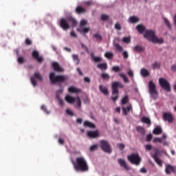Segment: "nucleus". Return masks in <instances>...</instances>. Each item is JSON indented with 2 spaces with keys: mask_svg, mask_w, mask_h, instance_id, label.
I'll return each instance as SVG.
<instances>
[{
  "mask_svg": "<svg viewBox=\"0 0 176 176\" xmlns=\"http://www.w3.org/2000/svg\"><path fill=\"white\" fill-rule=\"evenodd\" d=\"M118 164H120L121 167H124L125 170L130 169V168H129V166H127V162H126V160H124V159H118Z\"/></svg>",
  "mask_w": 176,
  "mask_h": 176,
  "instance_id": "nucleus-16",
  "label": "nucleus"
},
{
  "mask_svg": "<svg viewBox=\"0 0 176 176\" xmlns=\"http://www.w3.org/2000/svg\"><path fill=\"white\" fill-rule=\"evenodd\" d=\"M129 21L131 23V24H135L140 21V19L135 16H132L129 17Z\"/></svg>",
  "mask_w": 176,
  "mask_h": 176,
  "instance_id": "nucleus-23",
  "label": "nucleus"
},
{
  "mask_svg": "<svg viewBox=\"0 0 176 176\" xmlns=\"http://www.w3.org/2000/svg\"><path fill=\"white\" fill-rule=\"evenodd\" d=\"M165 172L168 175H171L172 173L176 174V166L171 164H167L166 166Z\"/></svg>",
  "mask_w": 176,
  "mask_h": 176,
  "instance_id": "nucleus-12",
  "label": "nucleus"
},
{
  "mask_svg": "<svg viewBox=\"0 0 176 176\" xmlns=\"http://www.w3.org/2000/svg\"><path fill=\"white\" fill-rule=\"evenodd\" d=\"M97 148H98V146L97 144L92 145L90 147V151L93 152V151L97 150Z\"/></svg>",
  "mask_w": 176,
  "mask_h": 176,
  "instance_id": "nucleus-55",
  "label": "nucleus"
},
{
  "mask_svg": "<svg viewBox=\"0 0 176 176\" xmlns=\"http://www.w3.org/2000/svg\"><path fill=\"white\" fill-rule=\"evenodd\" d=\"M25 45H27V46H31V45H32V41L30 38H26L25 41Z\"/></svg>",
  "mask_w": 176,
  "mask_h": 176,
  "instance_id": "nucleus-50",
  "label": "nucleus"
},
{
  "mask_svg": "<svg viewBox=\"0 0 176 176\" xmlns=\"http://www.w3.org/2000/svg\"><path fill=\"white\" fill-rule=\"evenodd\" d=\"M146 151H152V145L151 144L146 145Z\"/></svg>",
  "mask_w": 176,
  "mask_h": 176,
  "instance_id": "nucleus-62",
  "label": "nucleus"
},
{
  "mask_svg": "<svg viewBox=\"0 0 176 176\" xmlns=\"http://www.w3.org/2000/svg\"><path fill=\"white\" fill-rule=\"evenodd\" d=\"M59 25L60 28L63 29L64 31H67L70 28L69 23H68V21H67V19H61L60 20Z\"/></svg>",
  "mask_w": 176,
  "mask_h": 176,
  "instance_id": "nucleus-10",
  "label": "nucleus"
},
{
  "mask_svg": "<svg viewBox=\"0 0 176 176\" xmlns=\"http://www.w3.org/2000/svg\"><path fill=\"white\" fill-rule=\"evenodd\" d=\"M32 57L35 58L38 63H42L43 61V57L39 56V52L38 51H33Z\"/></svg>",
  "mask_w": 176,
  "mask_h": 176,
  "instance_id": "nucleus-14",
  "label": "nucleus"
},
{
  "mask_svg": "<svg viewBox=\"0 0 176 176\" xmlns=\"http://www.w3.org/2000/svg\"><path fill=\"white\" fill-rule=\"evenodd\" d=\"M160 153V152L159 151V149H155L154 154L152 155L153 159H156L157 157H159V154Z\"/></svg>",
  "mask_w": 176,
  "mask_h": 176,
  "instance_id": "nucleus-42",
  "label": "nucleus"
},
{
  "mask_svg": "<svg viewBox=\"0 0 176 176\" xmlns=\"http://www.w3.org/2000/svg\"><path fill=\"white\" fill-rule=\"evenodd\" d=\"M81 47H82V49H85V52H86L87 53H89V48H88L87 46H86L85 44L81 43Z\"/></svg>",
  "mask_w": 176,
  "mask_h": 176,
  "instance_id": "nucleus-57",
  "label": "nucleus"
},
{
  "mask_svg": "<svg viewBox=\"0 0 176 176\" xmlns=\"http://www.w3.org/2000/svg\"><path fill=\"white\" fill-rule=\"evenodd\" d=\"M100 148L104 152H106V153H112L111 145H109V143L107 140L100 141Z\"/></svg>",
  "mask_w": 176,
  "mask_h": 176,
  "instance_id": "nucleus-9",
  "label": "nucleus"
},
{
  "mask_svg": "<svg viewBox=\"0 0 176 176\" xmlns=\"http://www.w3.org/2000/svg\"><path fill=\"white\" fill-rule=\"evenodd\" d=\"M68 79V78L63 75H58L56 76L54 72L50 73V80L52 85H56V83H63L65 82V80Z\"/></svg>",
  "mask_w": 176,
  "mask_h": 176,
  "instance_id": "nucleus-4",
  "label": "nucleus"
},
{
  "mask_svg": "<svg viewBox=\"0 0 176 176\" xmlns=\"http://www.w3.org/2000/svg\"><path fill=\"white\" fill-rule=\"evenodd\" d=\"M77 30L79 32H83L84 34H87V32L90 31V28H80V29H77Z\"/></svg>",
  "mask_w": 176,
  "mask_h": 176,
  "instance_id": "nucleus-32",
  "label": "nucleus"
},
{
  "mask_svg": "<svg viewBox=\"0 0 176 176\" xmlns=\"http://www.w3.org/2000/svg\"><path fill=\"white\" fill-rule=\"evenodd\" d=\"M154 160H155V163H157V164H158V166H160V167L163 166V162L161 161V160L159 159V157L154 158Z\"/></svg>",
  "mask_w": 176,
  "mask_h": 176,
  "instance_id": "nucleus-43",
  "label": "nucleus"
},
{
  "mask_svg": "<svg viewBox=\"0 0 176 176\" xmlns=\"http://www.w3.org/2000/svg\"><path fill=\"white\" fill-rule=\"evenodd\" d=\"M87 135L89 138H97L100 136V132L98 130L96 131H89L87 133Z\"/></svg>",
  "mask_w": 176,
  "mask_h": 176,
  "instance_id": "nucleus-13",
  "label": "nucleus"
},
{
  "mask_svg": "<svg viewBox=\"0 0 176 176\" xmlns=\"http://www.w3.org/2000/svg\"><path fill=\"white\" fill-rule=\"evenodd\" d=\"M115 28L116 30H118L119 31H120V30H122V26L119 23H116Z\"/></svg>",
  "mask_w": 176,
  "mask_h": 176,
  "instance_id": "nucleus-58",
  "label": "nucleus"
},
{
  "mask_svg": "<svg viewBox=\"0 0 176 176\" xmlns=\"http://www.w3.org/2000/svg\"><path fill=\"white\" fill-rule=\"evenodd\" d=\"M118 146L119 149H120V151H123V149H124V148H125L124 144H123L122 143L121 144H118Z\"/></svg>",
  "mask_w": 176,
  "mask_h": 176,
  "instance_id": "nucleus-59",
  "label": "nucleus"
},
{
  "mask_svg": "<svg viewBox=\"0 0 176 176\" xmlns=\"http://www.w3.org/2000/svg\"><path fill=\"white\" fill-rule=\"evenodd\" d=\"M133 50L137 53H141V52H144L145 50V48L141 45H136L134 47Z\"/></svg>",
  "mask_w": 176,
  "mask_h": 176,
  "instance_id": "nucleus-29",
  "label": "nucleus"
},
{
  "mask_svg": "<svg viewBox=\"0 0 176 176\" xmlns=\"http://www.w3.org/2000/svg\"><path fill=\"white\" fill-rule=\"evenodd\" d=\"M94 38H95L98 42H101V41H102V36L99 34H95L94 35Z\"/></svg>",
  "mask_w": 176,
  "mask_h": 176,
  "instance_id": "nucleus-40",
  "label": "nucleus"
},
{
  "mask_svg": "<svg viewBox=\"0 0 176 176\" xmlns=\"http://www.w3.org/2000/svg\"><path fill=\"white\" fill-rule=\"evenodd\" d=\"M152 140V134H148L146 136V141H148V142H149V141Z\"/></svg>",
  "mask_w": 176,
  "mask_h": 176,
  "instance_id": "nucleus-61",
  "label": "nucleus"
},
{
  "mask_svg": "<svg viewBox=\"0 0 176 176\" xmlns=\"http://www.w3.org/2000/svg\"><path fill=\"white\" fill-rule=\"evenodd\" d=\"M112 71H113V72H120L122 69L120 67H119V66H113L112 67Z\"/></svg>",
  "mask_w": 176,
  "mask_h": 176,
  "instance_id": "nucleus-46",
  "label": "nucleus"
},
{
  "mask_svg": "<svg viewBox=\"0 0 176 176\" xmlns=\"http://www.w3.org/2000/svg\"><path fill=\"white\" fill-rule=\"evenodd\" d=\"M114 47H116V50H118V52H120V53L123 52V47H122L120 44L115 43Z\"/></svg>",
  "mask_w": 176,
  "mask_h": 176,
  "instance_id": "nucleus-34",
  "label": "nucleus"
},
{
  "mask_svg": "<svg viewBox=\"0 0 176 176\" xmlns=\"http://www.w3.org/2000/svg\"><path fill=\"white\" fill-rule=\"evenodd\" d=\"M97 68L101 69V71H107L108 69V65L107 63H100L97 65Z\"/></svg>",
  "mask_w": 176,
  "mask_h": 176,
  "instance_id": "nucleus-22",
  "label": "nucleus"
},
{
  "mask_svg": "<svg viewBox=\"0 0 176 176\" xmlns=\"http://www.w3.org/2000/svg\"><path fill=\"white\" fill-rule=\"evenodd\" d=\"M65 101H67V102H68L69 104H74V102H75L76 98H74L69 95H67L65 96Z\"/></svg>",
  "mask_w": 176,
  "mask_h": 176,
  "instance_id": "nucleus-19",
  "label": "nucleus"
},
{
  "mask_svg": "<svg viewBox=\"0 0 176 176\" xmlns=\"http://www.w3.org/2000/svg\"><path fill=\"white\" fill-rule=\"evenodd\" d=\"M136 30L138 31L139 34H144V32H145L146 28L144 25L140 24L136 26Z\"/></svg>",
  "mask_w": 176,
  "mask_h": 176,
  "instance_id": "nucleus-24",
  "label": "nucleus"
},
{
  "mask_svg": "<svg viewBox=\"0 0 176 176\" xmlns=\"http://www.w3.org/2000/svg\"><path fill=\"white\" fill-rule=\"evenodd\" d=\"M148 93L151 98L156 100L159 94L157 93V90L156 89V84L153 82V80H150L148 82Z\"/></svg>",
  "mask_w": 176,
  "mask_h": 176,
  "instance_id": "nucleus-5",
  "label": "nucleus"
},
{
  "mask_svg": "<svg viewBox=\"0 0 176 176\" xmlns=\"http://www.w3.org/2000/svg\"><path fill=\"white\" fill-rule=\"evenodd\" d=\"M91 56L95 63H100L101 61V58L98 56H94V53H91Z\"/></svg>",
  "mask_w": 176,
  "mask_h": 176,
  "instance_id": "nucleus-36",
  "label": "nucleus"
},
{
  "mask_svg": "<svg viewBox=\"0 0 176 176\" xmlns=\"http://www.w3.org/2000/svg\"><path fill=\"white\" fill-rule=\"evenodd\" d=\"M141 122L142 123H145L146 124H148V126H151L152 124V122L151 121V118L149 117L144 116L141 119Z\"/></svg>",
  "mask_w": 176,
  "mask_h": 176,
  "instance_id": "nucleus-20",
  "label": "nucleus"
},
{
  "mask_svg": "<svg viewBox=\"0 0 176 176\" xmlns=\"http://www.w3.org/2000/svg\"><path fill=\"white\" fill-rule=\"evenodd\" d=\"M123 89L124 87V85L122 84V82L119 81H115L112 82V96H111V100L115 102V101L118 100V98H119V89Z\"/></svg>",
  "mask_w": 176,
  "mask_h": 176,
  "instance_id": "nucleus-2",
  "label": "nucleus"
},
{
  "mask_svg": "<svg viewBox=\"0 0 176 176\" xmlns=\"http://www.w3.org/2000/svg\"><path fill=\"white\" fill-rule=\"evenodd\" d=\"M136 130L138 133H141L142 135L145 134V129L142 126H138L136 128Z\"/></svg>",
  "mask_w": 176,
  "mask_h": 176,
  "instance_id": "nucleus-38",
  "label": "nucleus"
},
{
  "mask_svg": "<svg viewBox=\"0 0 176 176\" xmlns=\"http://www.w3.org/2000/svg\"><path fill=\"white\" fill-rule=\"evenodd\" d=\"M140 74L144 78H147V76H149L150 75L149 72L145 68L140 70Z\"/></svg>",
  "mask_w": 176,
  "mask_h": 176,
  "instance_id": "nucleus-27",
  "label": "nucleus"
},
{
  "mask_svg": "<svg viewBox=\"0 0 176 176\" xmlns=\"http://www.w3.org/2000/svg\"><path fill=\"white\" fill-rule=\"evenodd\" d=\"M108 19H109V16H108L107 14H102L101 20H102L103 21H107V20H108Z\"/></svg>",
  "mask_w": 176,
  "mask_h": 176,
  "instance_id": "nucleus-51",
  "label": "nucleus"
},
{
  "mask_svg": "<svg viewBox=\"0 0 176 176\" xmlns=\"http://www.w3.org/2000/svg\"><path fill=\"white\" fill-rule=\"evenodd\" d=\"M76 12L78 14H83V13H86V8L82 7V6H78L76 8Z\"/></svg>",
  "mask_w": 176,
  "mask_h": 176,
  "instance_id": "nucleus-21",
  "label": "nucleus"
},
{
  "mask_svg": "<svg viewBox=\"0 0 176 176\" xmlns=\"http://www.w3.org/2000/svg\"><path fill=\"white\" fill-rule=\"evenodd\" d=\"M52 67H53L54 71H56V72H63V71H64V69H63V68H61V66H60L58 63L54 62L52 63Z\"/></svg>",
  "mask_w": 176,
  "mask_h": 176,
  "instance_id": "nucleus-17",
  "label": "nucleus"
},
{
  "mask_svg": "<svg viewBox=\"0 0 176 176\" xmlns=\"http://www.w3.org/2000/svg\"><path fill=\"white\" fill-rule=\"evenodd\" d=\"M153 142H160V144H162V142H163V138H155L153 140Z\"/></svg>",
  "mask_w": 176,
  "mask_h": 176,
  "instance_id": "nucleus-49",
  "label": "nucleus"
},
{
  "mask_svg": "<svg viewBox=\"0 0 176 176\" xmlns=\"http://www.w3.org/2000/svg\"><path fill=\"white\" fill-rule=\"evenodd\" d=\"M41 109H42V111H44V112H45V113H47V115H49V113H50V112L49 111H47V109L46 108V106H45V105L41 106Z\"/></svg>",
  "mask_w": 176,
  "mask_h": 176,
  "instance_id": "nucleus-54",
  "label": "nucleus"
},
{
  "mask_svg": "<svg viewBox=\"0 0 176 176\" xmlns=\"http://www.w3.org/2000/svg\"><path fill=\"white\" fill-rule=\"evenodd\" d=\"M17 61L19 64H24V57L20 56L18 58Z\"/></svg>",
  "mask_w": 176,
  "mask_h": 176,
  "instance_id": "nucleus-52",
  "label": "nucleus"
},
{
  "mask_svg": "<svg viewBox=\"0 0 176 176\" xmlns=\"http://www.w3.org/2000/svg\"><path fill=\"white\" fill-rule=\"evenodd\" d=\"M72 57H73L74 61L75 62L76 65H78L80 63V60H79V56L76 54H74Z\"/></svg>",
  "mask_w": 176,
  "mask_h": 176,
  "instance_id": "nucleus-35",
  "label": "nucleus"
},
{
  "mask_svg": "<svg viewBox=\"0 0 176 176\" xmlns=\"http://www.w3.org/2000/svg\"><path fill=\"white\" fill-rule=\"evenodd\" d=\"M68 91L69 93H75L76 94H78V93H80V89L75 87H70L68 88Z\"/></svg>",
  "mask_w": 176,
  "mask_h": 176,
  "instance_id": "nucleus-25",
  "label": "nucleus"
},
{
  "mask_svg": "<svg viewBox=\"0 0 176 176\" xmlns=\"http://www.w3.org/2000/svg\"><path fill=\"white\" fill-rule=\"evenodd\" d=\"M171 70L173 72H176V65H173L171 66Z\"/></svg>",
  "mask_w": 176,
  "mask_h": 176,
  "instance_id": "nucleus-64",
  "label": "nucleus"
},
{
  "mask_svg": "<svg viewBox=\"0 0 176 176\" xmlns=\"http://www.w3.org/2000/svg\"><path fill=\"white\" fill-rule=\"evenodd\" d=\"M164 21L166 24V25L168 27L169 30H171V23H170V21L167 19L166 18H164Z\"/></svg>",
  "mask_w": 176,
  "mask_h": 176,
  "instance_id": "nucleus-41",
  "label": "nucleus"
},
{
  "mask_svg": "<svg viewBox=\"0 0 176 176\" xmlns=\"http://www.w3.org/2000/svg\"><path fill=\"white\" fill-rule=\"evenodd\" d=\"M68 21L72 23V27H76L77 24H78V22L76 21V19H74V17L72 16H70L68 18Z\"/></svg>",
  "mask_w": 176,
  "mask_h": 176,
  "instance_id": "nucleus-30",
  "label": "nucleus"
},
{
  "mask_svg": "<svg viewBox=\"0 0 176 176\" xmlns=\"http://www.w3.org/2000/svg\"><path fill=\"white\" fill-rule=\"evenodd\" d=\"M99 90L104 96H108L109 94V91H108V87H107L99 85Z\"/></svg>",
  "mask_w": 176,
  "mask_h": 176,
  "instance_id": "nucleus-18",
  "label": "nucleus"
},
{
  "mask_svg": "<svg viewBox=\"0 0 176 176\" xmlns=\"http://www.w3.org/2000/svg\"><path fill=\"white\" fill-rule=\"evenodd\" d=\"M153 134L155 135H159V134H162L163 133V130L160 126H156L153 131Z\"/></svg>",
  "mask_w": 176,
  "mask_h": 176,
  "instance_id": "nucleus-26",
  "label": "nucleus"
},
{
  "mask_svg": "<svg viewBox=\"0 0 176 176\" xmlns=\"http://www.w3.org/2000/svg\"><path fill=\"white\" fill-rule=\"evenodd\" d=\"M159 84L162 89L165 90L167 93H170L171 91V85H170V82L168 80H167L165 78H159Z\"/></svg>",
  "mask_w": 176,
  "mask_h": 176,
  "instance_id": "nucleus-7",
  "label": "nucleus"
},
{
  "mask_svg": "<svg viewBox=\"0 0 176 176\" xmlns=\"http://www.w3.org/2000/svg\"><path fill=\"white\" fill-rule=\"evenodd\" d=\"M127 159L131 164H135V166H140L141 164V157L138 153H132L127 156Z\"/></svg>",
  "mask_w": 176,
  "mask_h": 176,
  "instance_id": "nucleus-6",
  "label": "nucleus"
},
{
  "mask_svg": "<svg viewBox=\"0 0 176 176\" xmlns=\"http://www.w3.org/2000/svg\"><path fill=\"white\" fill-rule=\"evenodd\" d=\"M36 79H38V80H39L40 82H42V80H43V77L42 76L41 73L38 72H34L33 76L30 78V82L34 87H36L38 85V81H36Z\"/></svg>",
  "mask_w": 176,
  "mask_h": 176,
  "instance_id": "nucleus-8",
  "label": "nucleus"
},
{
  "mask_svg": "<svg viewBox=\"0 0 176 176\" xmlns=\"http://www.w3.org/2000/svg\"><path fill=\"white\" fill-rule=\"evenodd\" d=\"M122 113L123 115H124V116H127L128 115V112H133V107L131 106V104H129V106H127V107H122Z\"/></svg>",
  "mask_w": 176,
  "mask_h": 176,
  "instance_id": "nucleus-15",
  "label": "nucleus"
},
{
  "mask_svg": "<svg viewBox=\"0 0 176 176\" xmlns=\"http://www.w3.org/2000/svg\"><path fill=\"white\" fill-rule=\"evenodd\" d=\"M162 118L164 122H168V123H173L174 122V117H173V114L170 112L164 113Z\"/></svg>",
  "mask_w": 176,
  "mask_h": 176,
  "instance_id": "nucleus-11",
  "label": "nucleus"
},
{
  "mask_svg": "<svg viewBox=\"0 0 176 176\" xmlns=\"http://www.w3.org/2000/svg\"><path fill=\"white\" fill-rule=\"evenodd\" d=\"M122 41L124 43H130L131 42V37H124L122 38Z\"/></svg>",
  "mask_w": 176,
  "mask_h": 176,
  "instance_id": "nucleus-45",
  "label": "nucleus"
},
{
  "mask_svg": "<svg viewBox=\"0 0 176 176\" xmlns=\"http://www.w3.org/2000/svg\"><path fill=\"white\" fill-rule=\"evenodd\" d=\"M104 56L106 58H108L109 60H111L113 57V53L112 52H106L104 54Z\"/></svg>",
  "mask_w": 176,
  "mask_h": 176,
  "instance_id": "nucleus-39",
  "label": "nucleus"
},
{
  "mask_svg": "<svg viewBox=\"0 0 176 176\" xmlns=\"http://www.w3.org/2000/svg\"><path fill=\"white\" fill-rule=\"evenodd\" d=\"M74 170L76 171H80L81 173H86L89 171V165L87 161L83 157H78L76 159V162L72 161Z\"/></svg>",
  "mask_w": 176,
  "mask_h": 176,
  "instance_id": "nucleus-1",
  "label": "nucleus"
},
{
  "mask_svg": "<svg viewBox=\"0 0 176 176\" xmlns=\"http://www.w3.org/2000/svg\"><path fill=\"white\" fill-rule=\"evenodd\" d=\"M80 25V28H82V27H85L87 25V21L85 19L81 20Z\"/></svg>",
  "mask_w": 176,
  "mask_h": 176,
  "instance_id": "nucleus-47",
  "label": "nucleus"
},
{
  "mask_svg": "<svg viewBox=\"0 0 176 176\" xmlns=\"http://www.w3.org/2000/svg\"><path fill=\"white\" fill-rule=\"evenodd\" d=\"M101 78L102 79H109L110 76H109V74L107 73H103L101 74Z\"/></svg>",
  "mask_w": 176,
  "mask_h": 176,
  "instance_id": "nucleus-48",
  "label": "nucleus"
},
{
  "mask_svg": "<svg viewBox=\"0 0 176 176\" xmlns=\"http://www.w3.org/2000/svg\"><path fill=\"white\" fill-rule=\"evenodd\" d=\"M66 113H67V115H69L70 116H74V111H72V110L67 109H66Z\"/></svg>",
  "mask_w": 176,
  "mask_h": 176,
  "instance_id": "nucleus-53",
  "label": "nucleus"
},
{
  "mask_svg": "<svg viewBox=\"0 0 176 176\" xmlns=\"http://www.w3.org/2000/svg\"><path fill=\"white\" fill-rule=\"evenodd\" d=\"M119 76H120L121 78H122V79H123L124 83H129V82H130V80H129V78H127V76H126L124 74L120 73V74H119Z\"/></svg>",
  "mask_w": 176,
  "mask_h": 176,
  "instance_id": "nucleus-31",
  "label": "nucleus"
},
{
  "mask_svg": "<svg viewBox=\"0 0 176 176\" xmlns=\"http://www.w3.org/2000/svg\"><path fill=\"white\" fill-rule=\"evenodd\" d=\"M84 126L85 127H89L90 129H96V124L89 121H85Z\"/></svg>",
  "mask_w": 176,
  "mask_h": 176,
  "instance_id": "nucleus-28",
  "label": "nucleus"
},
{
  "mask_svg": "<svg viewBox=\"0 0 176 176\" xmlns=\"http://www.w3.org/2000/svg\"><path fill=\"white\" fill-rule=\"evenodd\" d=\"M159 68H160V63L155 62L153 64V69H159Z\"/></svg>",
  "mask_w": 176,
  "mask_h": 176,
  "instance_id": "nucleus-44",
  "label": "nucleus"
},
{
  "mask_svg": "<svg viewBox=\"0 0 176 176\" xmlns=\"http://www.w3.org/2000/svg\"><path fill=\"white\" fill-rule=\"evenodd\" d=\"M122 54H123L124 58H126V59L129 58V53H127V51H124Z\"/></svg>",
  "mask_w": 176,
  "mask_h": 176,
  "instance_id": "nucleus-60",
  "label": "nucleus"
},
{
  "mask_svg": "<svg viewBox=\"0 0 176 176\" xmlns=\"http://www.w3.org/2000/svg\"><path fill=\"white\" fill-rule=\"evenodd\" d=\"M146 168H142L141 169H140V173H142V174H146Z\"/></svg>",
  "mask_w": 176,
  "mask_h": 176,
  "instance_id": "nucleus-63",
  "label": "nucleus"
},
{
  "mask_svg": "<svg viewBox=\"0 0 176 176\" xmlns=\"http://www.w3.org/2000/svg\"><path fill=\"white\" fill-rule=\"evenodd\" d=\"M128 75L129 78H131L132 79L134 78V72H133L132 70L128 72Z\"/></svg>",
  "mask_w": 176,
  "mask_h": 176,
  "instance_id": "nucleus-56",
  "label": "nucleus"
},
{
  "mask_svg": "<svg viewBox=\"0 0 176 176\" xmlns=\"http://www.w3.org/2000/svg\"><path fill=\"white\" fill-rule=\"evenodd\" d=\"M129 102V96H125L121 100L122 105H126Z\"/></svg>",
  "mask_w": 176,
  "mask_h": 176,
  "instance_id": "nucleus-37",
  "label": "nucleus"
},
{
  "mask_svg": "<svg viewBox=\"0 0 176 176\" xmlns=\"http://www.w3.org/2000/svg\"><path fill=\"white\" fill-rule=\"evenodd\" d=\"M76 102L77 108H80L82 107V100H80V98L79 96L76 98Z\"/></svg>",
  "mask_w": 176,
  "mask_h": 176,
  "instance_id": "nucleus-33",
  "label": "nucleus"
},
{
  "mask_svg": "<svg viewBox=\"0 0 176 176\" xmlns=\"http://www.w3.org/2000/svg\"><path fill=\"white\" fill-rule=\"evenodd\" d=\"M144 36L150 42H153V43H163L164 42L163 38H157L156 35H155V32L153 30H146Z\"/></svg>",
  "mask_w": 176,
  "mask_h": 176,
  "instance_id": "nucleus-3",
  "label": "nucleus"
}]
</instances>
